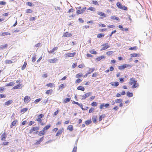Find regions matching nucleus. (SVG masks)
<instances>
[{
    "label": "nucleus",
    "mask_w": 152,
    "mask_h": 152,
    "mask_svg": "<svg viewBox=\"0 0 152 152\" xmlns=\"http://www.w3.org/2000/svg\"><path fill=\"white\" fill-rule=\"evenodd\" d=\"M132 67V65L130 64H124L123 65L118 66V68L120 70L124 69L125 68L129 67L130 68Z\"/></svg>",
    "instance_id": "nucleus-1"
},
{
    "label": "nucleus",
    "mask_w": 152,
    "mask_h": 152,
    "mask_svg": "<svg viewBox=\"0 0 152 152\" xmlns=\"http://www.w3.org/2000/svg\"><path fill=\"white\" fill-rule=\"evenodd\" d=\"M116 5L120 9L123 10H127V8L126 7L122 6L121 3L119 2H118L116 3Z\"/></svg>",
    "instance_id": "nucleus-2"
},
{
    "label": "nucleus",
    "mask_w": 152,
    "mask_h": 152,
    "mask_svg": "<svg viewBox=\"0 0 152 152\" xmlns=\"http://www.w3.org/2000/svg\"><path fill=\"white\" fill-rule=\"evenodd\" d=\"M132 80H133V85L132 86V88H135L136 87L138 86H139L138 83H137V81L135 80V79L134 78L132 77L130 79V81H132Z\"/></svg>",
    "instance_id": "nucleus-3"
},
{
    "label": "nucleus",
    "mask_w": 152,
    "mask_h": 152,
    "mask_svg": "<svg viewBox=\"0 0 152 152\" xmlns=\"http://www.w3.org/2000/svg\"><path fill=\"white\" fill-rule=\"evenodd\" d=\"M92 93L91 92H89L87 93L84 94V95L82 96V98L81 99L82 100H84L86 99L87 97H88L90 95H91Z\"/></svg>",
    "instance_id": "nucleus-4"
},
{
    "label": "nucleus",
    "mask_w": 152,
    "mask_h": 152,
    "mask_svg": "<svg viewBox=\"0 0 152 152\" xmlns=\"http://www.w3.org/2000/svg\"><path fill=\"white\" fill-rule=\"evenodd\" d=\"M39 127L37 126L33 127L29 130V133L31 134L33 131H38L39 130Z\"/></svg>",
    "instance_id": "nucleus-5"
},
{
    "label": "nucleus",
    "mask_w": 152,
    "mask_h": 152,
    "mask_svg": "<svg viewBox=\"0 0 152 152\" xmlns=\"http://www.w3.org/2000/svg\"><path fill=\"white\" fill-rule=\"evenodd\" d=\"M86 7H84L82 9L80 10H77V11L76 12V13L77 14L79 15L80 14L83 12H84L86 10Z\"/></svg>",
    "instance_id": "nucleus-6"
},
{
    "label": "nucleus",
    "mask_w": 152,
    "mask_h": 152,
    "mask_svg": "<svg viewBox=\"0 0 152 152\" xmlns=\"http://www.w3.org/2000/svg\"><path fill=\"white\" fill-rule=\"evenodd\" d=\"M30 97L27 96H25L24 98V101L26 103H28L30 101Z\"/></svg>",
    "instance_id": "nucleus-7"
},
{
    "label": "nucleus",
    "mask_w": 152,
    "mask_h": 152,
    "mask_svg": "<svg viewBox=\"0 0 152 152\" xmlns=\"http://www.w3.org/2000/svg\"><path fill=\"white\" fill-rule=\"evenodd\" d=\"M6 137H7V135L5 132L3 133L1 135V140H2V141L5 140Z\"/></svg>",
    "instance_id": "nucleus-8"
},
{
    "label": "nucleus",
    "mask_w": 152,
    "mask_h": 152,
    "mask_svg": "<svg viewBox=\"0 0 152 152\" xmlns=\"http://www.w3.org/2000/svg\"><path fill=\"white\" fill-rule=\"evenodd\" d=\"M76 54L75 52H74L72 53H66V55L68 57H73L75 56V55Z\"/></svg>",
    "instance_id": "nucleus-9"
},
{
    "label": "nucleus",
    "mask_w": 152,
    "mask_h": 152,
    "mask_svg": "<svg viewBox=\"0 0 152 152\" xmlns=\"http://www.w3.org/2000/svg\"><path fill=\"white\" fill-rule=\"evenodd\" d=\"M109 104L108 103L106 104H104L103 103L100 105L99 108L100 109L102 110L103 108V107H107L109 106Z\"/></svg>",
    "instance_id": "nucleus-10"
},
{
    "label": "nucleus",
    "mask_w": 152,
    "mask_h": 152,
    "mask_svg": "<svg viewBox=\"0 0 152 152\" xmlns=\"http://www.w3.org/2000/svg\"><path fill=\"white\" fill-rule=\"evenodd\" d=\"M58 61V59L57 58H53L52 59H49L48 60V62L50 63H55Z\"/></svg>",
    "instance_id": "nucleus-11"
},
{
    "label": "nucleus",
    "mask_w": 152,
    "mask_h": 152,
    "mask_svg": "<svg viewBox=\"0 0 152 152\" xmlns=\"http://www.w3.org/2000/svg\"><path fill=\"white\" fill-rule=\"evenodd\" d=\"M44 138V136L42 137L41 138H40L39 139V140L36 142L35 143V144L37 145L39 144L40 143V142L43 140Z\"/></svg>",
    "instance_id": "nucleus-12"
},
{
    "label": "nucleus",
    "mask_w": 152,
    "mask_h": 152,
    "mask_svg": "<svg viewBox=\"0 0 152 152\" xmlns=\"http://www.w3.org/2000/svg\"><path fill=\"white\" fill-rule=\"evenodd\" d=\"M105 58V56H102L96 58V60L97 61H99L101 60L102 59Z\"/></svg>",
    "instance_id": "nucleus-13"
},
{
    "label": "nucleus",
    "mask_w": 152,
    "mask_h": 152,
    "mask_svg": "<svg viewBox=\"0 0 152 152\" xmlns=\"http://www.w3.org/2000/svg\"><path fill=\"white\" fill-rule=\"evenodd\" d=\"M8 46V45L5 44L4 45H0V50L2 49H4L5 48H7Z\"/></svg>",
    "instance_id": "nucleus-14"
},
{
    "label": "nucleus",
    "mask_w": 152,
    "mask_h": 152,
    "mask_svg": "<svg viewBox=\"0 0 152 152\" xmlns=\"http://www.w3.org/2000/svg\"><path fill=\"white\" fill-rule=\"evenodd\" d=\"M13 101L12 100H9L5 102L4 103V105H5V106L9 105Z\"/></svg>",
    "instance_id": "nucleus-15"
},
{
    "label": "nucleus",
    "mask_w": 152,
    "mask_h": 152,
    "mask_svg": "<svg viewBox=\"0 0 152 152\" xmlns=\"http://www.w3.org/2000/svg\"><path fill=\"white\" fill-rule=\"evenodd\" d=\"M110 84H111L112 86H114L117 87L119 85V83L118 82H111L110 83Z\"/></svg>",
    "instance_id": "nucleus-16"
},
{
    "label": "nucleus",
    "mask_w": 152,
    "mask_h": 152,
    "mask_svg": "<svg viewBox=\"0 0 152 152\" xmlns=\"http://www.w3.org/2000/svg\"><path fill=\"white\" fill-rule=\"evenodd\" d=\"M63 36L64 37H70L72 36V34L68 32H66L64 34Z\"/></svg>",
    "instance_id": "nucleus-17"
},
{
    "label": "nucleus",
    "mask_w": 152,
    "mask_h": 152,
    "mask_svg": "<svg viewBox=\"0 0 152 152\" xmlns=\"http://www.w3.org/2000/svg\"><path fill=\"white\" fill-rule=\"evenodd\" d=\"M102 46H103L105 50L110 47V46L108 45L107 43L103 44L102 45Z\"/></svg>",
    "instance_id": "nucleus-18"
},
{
    "label": "nucleus",
    "mask_w": 152,
    "mask_h": 152,
    "mask_svg": "<svg viewBox=\"0 0 152 152\" xmlns=\"http://www.w3.org/2000/svg\"><path fill=\"white\" fill-rule=\"evenodd\" d=\"M67 129L70 131H72L73 129V126L71 125H69L67 128Z\"/></svg>",
    "instance_id": "nucleus-19"
},
{
    "label": "nucleus",
    "mask_w": 152,
    "mask_h": 152,
    "mask_svg": "<svg viewBox=\"0 0 152 152\" xmlns=\"http://www.w3.org/2000/svg\"><path fill=\"white\" fill-rule=\"evenodd\" d=\"M17 120L14 121L10 125V127L12 128L13 126H15L17 122Z\"/></svg>",
    "instance_id": "nucleus-20"
},
{
    "label": "nucleus",
    "mask_w": 152,
    "mask_h": 152,
    "mask_svg": "<svg viewBox=\"0 0 152 152\" xmlns=\"http://www.w3.org/2000/svg\"><path fill=\"white\" fill-rule=\"evenodd\" d=\"M21 88V85H18L16 86L13 87L12 88V89H20Z\"/></svg>",
    "instance_id": "nucleus-21"
},
{
    "label": "nucleus",
    "mask_w": 152,
    "mask_h": 152,
    "mask_svg": "<svg viewBox=\"0 0 152 152\" xmlns=\"http://www.w3.org/2000/svg\"><path fill=\"white\" fill-rule=\"evenodd\" d=\"M10 33L7 32H3L1 34V36H5L7 35H10Z\"/></svg>",
    "instance_id": "nucleus-22"
},
{
    "label": "nucleus",
    "mask_w": 152,
    "mask_h": 152,
    "mask_svg": "<svg viewBox=\"0 0 152 152\" xmlns=\"http://www.w3.org/2000/svg\"><path fill=\"white\" fill-rule=\"evenodd\" d=\"M111 19L113 20H116L118 21H120L119 18L117 17L116 16H111L110 17Z\"/></svg>",
    "instance_id": "nucleus-23"
},
{
    "label": "nucleus",
    "mask_w": 152,
    "mask_h": 152,
    "mask_svg": "<svg viewBox=\"0 0 152 152\" xmlns=\"http://www.w3.org/2000/svg\"><path fill=\"white\" fill-rule=\"evenodd\" d=\"M58 49V48L57 47H55L53 48L50 51L48 50V52L49 53H54L55 51L56 50H57Z\"/></svg>",
    "instance_id": "nucleus-24"
},
{
    "label": "nucleus",
    "mask_w": 152,
    "mask_h": 152,
    "mask_svg": "<svg viewBox=\"0 0 152 152\" xmlns=\"http://www.w3.org/2000/svg\"><path fill=\"white\" fill-rule=\"evenodd\" d=\"M97 14L98 15L100 16H102L103 17H106L105 14L104 13L102 12H98L97 13Z\"/></svg>",
    "instance_id": "nucleus-25"
},
{
    "label": "nucleus",
    "mask_w": 152,
    "mask_h": 152,
    "mask_svg": "<svg viewBox=\"0 0 152 152\" xmlns=\"http://www.w3.org/2000/svg\"><path fill=\"white\" fill-rule=\"evenodd\" d=\"M77 89L78 90H81L83 91H84L85 90L84 88L82 86H79L78 87Z\"/></svg>",
    "instance_id": "nucleus-26"
},
{
    "label": "nucleus",
    "mask_w": 152,
    "mask_h": 152,
    "mask_svg": "<svg viewBox=\"0 0 152 152\" xmlns=\"http://www.w3.org/2000/svg\"><path fill=\"white\" fill-rule=\"evenodd\" d=\"M127 96L129 97H132L133 96V94L132 93L128 92L126 94Z\"/></svg>",
    "instance_id": "nucleus-27"
},
{
    "label": "nucleus",
    "mask_w": 152,
    "mask_h": 152,
    "mask_svg": "<svg viewBox=\"0 0 152 152\" xmlns=\"http://www.w3.org/2000/svg\"><path fill=\"white\" fill-rule=\"evenodd\" d=\"M15 84V83L13 82H10L9 83L7 84L6 86H13Z\"/></svg>",
    "instance_id": "nucleus-28"
},
{
    "label": "nucleus",
    "mask_w": 152,
    "mask_h": 152,
    "mask_svg": "<svg viewBox=\"0 0 152 152\" xmlns=\"http://www.w3.org/2000/svg\"><path fill=\"white\" fill-rule=\"evenodd\" d=\"M62 132V131L61 130H59L58 132H57L56 134V136H58L60 135H61Z\"/></svg>",
    "instance_id": "nucleus-29"
},
{
    "label": "nucleus",
    "mask_w": 152,
    "mask_h": 152,
    "mask_svg": "<svg viewBox=\"0 0 152 152\" xmlns=\"http://www.w3.org/2000/svg\"><path fill=\"white\" fill-rule=\"evenodd\" d=\"M104 35L103 34H99L97 36V37L98 38H101L103 37L104 36Z\"/></svg>",
    "instance_id": "nucleus-30"
},
{
    "label": "nucleus",
    "mask_w": 152,
    "mask_h": 152,
    "mask_svg": "<svg viewBox=\"0 0 152 152\" xmlns=\"http://www.w3.org/2000/svg\"><path fill=\"white\" fill-rule=\"evenodd\" d=\"M45 134V131L43 130L42 131H40L39 132V136H42Z\"/></svg>",
    "instance_id": "nucleus-31"
},
{
    "label": "nucleus",
    "mask_w": 152,
    "mask_h": 152,
    "mask_svg": "<svg viewBox=\"0 0 152 152\" xmlns=\"http://www.w3.org/2000/svg\"><path fill=\"white\" fill-rule=\"evenodd\" d=\"M123 100L122 99H116L115 101V102L116 103H119L122 102Z\"/></svg>",
    "instance_id": "nucleus-32"
},
{
    "label": "nucleus",
    "mask_w": 152,
    "mask_h": 152,
    "mask_svg": "<svg viewBox=\"0 0 152 152\" xmlns=\"http://www.w3.org/2000/svg\"><path fill=\"white\" fill-rule=\"evenodd\" d=\"M50 127V125H48L46 126H45L43 129V130L45 131V130H47L49 129V128Z\"/></svg>",
    "instance_id": "nucleus-33"
},
{
    "label": "nucleus",
    "mask_w": 152,
    "mask_h": 152,
    "mask_svg": "<svg viewBox=\"0 0 152 152\" xmlns=\"http://www.w3.org/2000/svg\"><path fill=\"white\" fill-rule=\"evenodd\" d=\"M26 65H27L26 62V61H25L24 62V64H23V66H22V67H21L22 70H23L25 69V67L26 66Z\"/></svg>",
    "instance_id": "nucleus-34"
},
{
    "label": "nucleus",
    "mask_w": 152,
    "mask_h": 152,
    "mask_svg": "<svg viewBox=\"0 0 152 152\" xmlns=\"http://www.w3.org/2000/svg\"><path fill=\"white\" fill-rule=\"evenodd\" d=\"M139 54H138L137 53H133L131 54V56L132 57H136L137 56H139Z\"/></svg>",
    "instance_id": "nucleus-35"
},
{
    "label": "nucleus",
    "mask_w": 152,
    "mask_h": 152,
    "mask_svg": "<svg viewBox=\"0 0 152 152\" xmlns=\"http://www.w3.org/2000/svg\"><path fill=\"white\" fill-rule=\"evenodd\" d=\"M5 62L6 64H11L13 62L11 60H5Z\"/></svg>",
    "instance_id": "nucleus-36"
},
{
    "label": "nucleus",
    "mask_w": 152,
    "mask_h": 152,
    "mask_svg": "<svg viewBox=\"0 0 152 152\" xmlns=\"http://www.w3.org/2000/svg\"><path fill=\"white\" fill-rule=\"evenodd\" d=\"M91 120H88L86 121L85 123V124L86 125H88L90 124H91Z\"/></svg>",
    "instance_id": "nucleus-37"
},
{
    "label": "nucleus",
    "mask_w": 152,
    "mask_h": 152,
    "mask_svg": "<svg viewBox=\"0 0 152 152\" xmlns=\"http://www.w3.org/2000/svg\"><path fill=\"white\" fill-rule=\"evenodd\" d=\"M70 98H67L65 99L64 101V102L65 103H67L70 100Z\"/></svg>",
    "instance_id": "nucleus-38"
},
{
    "label": "nucleus",
    "mask_w": 152,
    "mask_h": 152,
    "mask_svg": "<svg viewBox=\"0 0 152 152\" xmlns=\"http://www.w3.org/2000/svg\"><path fill=\"white\" fill-rule=\"evenodd\" d=\"M137 49V47L136 46H134L133 47H131L129 48V50H135Z\"/></svg>",
    "instance_id": "nucleus-39"
},
{
    "label": "nucleus",
    "mask_w": 152,
    "mask_h": 152,
    "mask_svg": "<svg viewBox=\"0 0 152 152\" xmlns=\"http://www.w3.org/2000/svg\"><path fill=\"white\" fill-rule=\"evenodd\" d=\"M90 52L92 54H96L97 53L96 51H95L94 50H92L90 51Z\"/></svg>",
    "instance_id": "nucleus-40"
},
{
    "label": "nucleus",
    "mask_w": 152,
    "mask_h": 152,
    "mask_svg": "<svg viewBox=\"0 0 152 152\" xmlns=\"http://www.w3.org/2000/svg\"><path fill=\"white\" fill-rule=\"evenodd\" d=\"M91 105L93 106H96L97 105V103L96 102H93L91 103Z\"/></svg>",
    "instance_id": "nucleus-41"
},
{
    "label": "nucleus",
    "mask_w": 152,
    "mask_h": 152,
    "mask_svg": "<svg viewBox=\"0 0 152 152\" xmlns=\"http://www.w3.org/2000/svg\"><path fill=\"white\" fill-rule=\"evenodd\" d=\"M113 53V51H109L106 53V54L108 56H110L112 55Z\"/></svg>",
    "instance_id": "nucleus-42"
},
{
    "label": "nucleus",
    "mask_w": 152,
    "mask_h": 152,
    "mask_svg": "<svg viewBox=\"0 0 152 152\" xmlns=\"http://www.w3.org/2000/svg\"><path fill=\"white\" fill-rule=\"evenodd\" d=\"M64 88V84H61L59 86V90H61L63 88Z\"/></svg>",
    "instance_id": "nucleus-43"
},
{
    "label": "nucleus",
    "mask_w": 152,
    "mask_h": 152,
    "mask_svg": "<svg viewBox=\"0 0 152 152\" xmlns=\"http://www.w3.org/2000/svg\"><path fill=\"white\" fill-rule=\"evenodd\" d=\"M82 81V80H81L79 78L77 79L76 81H75V83H80Z\"/></svg>",
    "instance_id": "nucleus-44"
},
{
    "label": "nucleus",
    "mask_w": 152,
    "mask_h": 152,
    "mask_svg": "<svg viewBox=\"0 0 152 152\" xmlns=\"http://www.w3.org/2000/svg\"><path fill=\"white\" fill-rule=\"evenodd\" d=\"M52 92V90H49L47 91L46 92V93L47 94H51Z\"/></svg>",
    "instance_id": "nucleus-45"
},
{
    "label": "nucleus",
    "mask_w": 152,
    "mask_h": 152,
    "mask_svg": "<svg viewBox=\"0 0 152 152\" xmlns=\"http://www.w3.org/2000/svg\"><path fill=\"white\" fill-rule=\"evenodd\" d=\"M88 10L93 11H94L95 10L94 8L92 7L88 8Z\"/></svg>",
    "instance_id": "nucleus-46"
},
{
    "label": "nucleus",
    "mask_w": 152,
    "mask_h": 152,
    "mask_svg": "<svg viewBox=\"0 0 152 152\" xmlns=\"http://www.w3.org/2000/svg\"><path fill=\"white\" fill-rule=\"evenodd\" d=\"M32 12V10L29 9H27L26 11V12L27 13H31Z\"/></svg>",
    "instance_id": "nucleus-47"
},
{
    "label": "nucleus",
    "mask_w": 152,
    "mask_h": 152,
    "mask_svg": "<svg viewBox=\"0 0 152 152\" xmlns=\"http://www.w3.org/2000/svg\"><path fill=\"white\" fill-rule=\"evenodd\" d=\"M92 2L93 4H95L96 5H99V4L96 1H93Z\"/></svg>",
    "instance_id": "nucleus-48"
},
{
    "label": "nucleus",
    "mask_w": 152,
    "mask_h": 152,
    "mask_svg": "<svg viewBox=\"0 0 152 152\" xmlns=\"http://www.w3.org/2000/svg\"><path fill=\"white\" fill-rule=\"evenodd\" d=\"M36 59V55L32 57V61L33 62H34Z\"/></svg>",
    "instance_id": "nucleus-49"
},
{
    "label": "nucleus",
    "mask_w": 152,
    "mask_h": 152,
    "mask_svg": "<svg viewBox=\"0 0 152 152\" xmlns=\"http://www.w3.org/2000/svg\"><path fill=\"white\" fill-rule=\"evenodd\" d=\"M82 76V74L81 73H78L76 75L75 77L76 78L80 77Z\"/></svg>",
    "instance_id": "nucleus-50"
},
{
    "label": "nucleus",
    "mask_w": 152,
    "mask_h": 152,
    "mask_svg": "<svg viewBox=\"0 0 152 152\" xmlns=\"http://www.w3.org/2000/svg\"><path fill=\"white\" fill-rule=\"evenodd\" d=\"M27 110H28V109L27 108H23L22 109V110H21V113H22V112L24 113L25 112H26V111H27Z\"/></svg>",
    "instance_id": "nucleus-51"
},
{
    "label": "nucleus",
    "mask_w": 152,
    "mask_h": 152,
    "mask_svg": "<svg viewBox=\"0 0 152 152\" xmlns=\"http://www.w3.org/2000/svg\"><path fill=\"white\" fill-rule=\"evenodd\" d=\"M77 150V147L75 146L72 152H76Z\"/></svg>",
    "instance_id": "nucleus-52"
},
{
    "label": "nucleus",
    "mask_w": 152,
    "mask_h": 152,
    "mask_svg": "<svg viewBox=\"0 0 152 152\" xmlns=\"http://www.w3.org/2000/svg\"><path fill=\"white\" fill-rule=\"evenodd\" d=\"M92 120L93 122L95 123L96 121V118L95 116L94 117L92 118Z\"/></svg>",
    "instance_id": "nucleus-53"
},
{
    "label": "nucleus",
    "mask_w": 152,
    "mask_h": 152,
    "mask_svg": "<svg viewBox=\"0 0 152 152\" xmlns=\"http://www.w3.org/2000/svg\"><path fill=\"white\" fill-rule=\"evenodd\" d=\"M44 115L43 114H41L37 116V117L41 118H43L44 117Z\"/></svg>",
    "instance_id": "nucleus-54"
},
{
    "label": "nucleus",
    "mask_w": 152,
    "mask_h": 152,
    "mask_svg": "<svg viewBox=\"0 0 152 152\" xmlns=\"http://www.w3.org/2000/svg\"><path fill=\"white\" fill-rule=\"evenodd\" d=\"M94 110V108H93L92 107L89 110V113H92Z\"/></svg>",
    "instance_id": "nucleus-55"
},
{
    "label": "nucleus",
    "mask_w": 152,
    "mask_h": 152,
    "mask_svg": "<svg viewBox=\"0 0 152 152\" xmlns=\"http://www.w3.org/2000/svg\"><path fill=\"white\" fill-rule=\"evenodd\" d=\"M41 100V98L37 99L34 101V102L37 103L39 102Z\"/></svg>",
    "instance_id": "nucleus-56"
},
{
    "label": "nucleus",
    "mask_w": 152,
    "mask_h": 152,
    "mask_svg": "<svg viewBox=\"0 0 152 152\" xmlns=\"http://www.w3.org/2000/svg\"><path fill=\"white\" fill-rule=\"evenodd\" d=\"M120 82L123 83L124 82V79L123 78H120L119 79Z\"/></svg>",
    "instance_id": "nucleus-57"
},
{
    "label": "nucleus",
    "mask_w": 152,
    "mask_h": 152,
    "mask_svg": "<svg viewBox=\"0 0 152 152\" xmlns=\"http://www.w3.org/2000/svg\"><path fill=\"white\" fill-rule=\"evenodd\" d=\"M107 27L109 28H115V26L113 25H111L107 26Z\"/></svg>",
    "instance_id": "nucleus-58"
},
{
    "label": "nucleus",
    "mask_w": 152,
    "mask_h": 152,
    "mask_svg": "<svg viewBox=\"0 0 152 152\" xmlns=\"http://www.w3.org/2000/svg\"><path fill=\"white\" fill-rule=\"evenodd\" d=\"M116 30H114V31H112L111 33L110 34L109 36L110 37H111L113 34L115 33L116 32Z\"/></svg>",
    "instance_id": "nucleus-59"
},
{
    "label": "nucleus",
    "mask_w": 152,
    "mask_h": 152,
    "mask_svg": "<svg viewBox=\"0 0 152 152\" xmlns=\"http://www.w3.org/2000/svg\"><path fill=\"white\" fill-rule=\"evenodd\" d=\"M6 3L4 1H1L0 3V4L2 5H4L6 4Z\"/></svg>",
    "instance_id": "nucleus-60"
},
{
    "label": "nucleus",
    "mask_w": 152,
    "mask_h": 152,
    "mask_svg": "<svg viewBox=\"0 0 152 152\" xmlns=\"http://www.w3.org/2000/svg\"><path fill=\"white\" fill-rule=\"evenodd\" d=\"M98 25L99 26L103 27H106V25L103 24H99Z\"/></svg>",
    "instance_id": "nucleus-61"
},
{
    "label": "nucleus",
    "mask_w": 152,
    "mask_h": 152,
    "mask_svg": "<svg viewBox=\"0 0 152 152\" xmlns=\"http://www.w3.org/2000/svg\"><path fill=\"white\" fill-rule=\"evenodd\" d=\"M107 30L106 28H102L99 29V31L100 32H103L106 31Z\"/></svg>",
    "instance_id": "nucleus-62"
},
{
    "label": "nucleus",
    "mask_w": 152,
    "mask_h": 152,
    "mask_svg": "<svg viewBox=\"0 0 152 152\" xmlns=\"http://www.w3.org/2000/svg\"><path fill=\"white\" fill-rule=\"evenodd\" d=\"M47 86L48 87H52L53 86V84L52 83H49L48 84H47Z\"/></svg>",
    "instance_id": "nucleus-63"
},
{
    "label": "nucleus",
    "mask_w": 152,
    "mask_h": 152,
    "mask_svg": "<svg viewBox=\"0 0 152 152\" xmlns=\"http://www.w3.org/2000/svg\"><path fill=\"white\" fill-rule=\"evenodd\" d=\"M78 20L81 23H83L84 22V21L82 19V18H79Z\"/></svg>",
    "instance_id": "nucleus-64"
}]
</instances>
